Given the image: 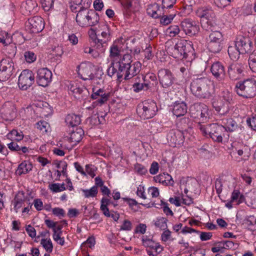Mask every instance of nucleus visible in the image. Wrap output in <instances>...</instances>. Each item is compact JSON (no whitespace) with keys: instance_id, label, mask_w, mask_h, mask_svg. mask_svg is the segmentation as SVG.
Masks as SVG:
<instances>
[{"instance_id":"nucleus-25","label":"nucleus","mask_w":256,"mask_h":256,"mask_svg":"<svg viewBox=\"0 0 256 256\" xmlns=\"http://www.w3.org/2000/svg\"><path fill=\"white\" fill-rule=\"evenodd\" d=\"M156 182L162 184L164 186H172L174 184V181L170 175L168 173H163L154 177Z\"/></svg>"},{"instance_id":"nucleus-12","label":"nucleus","mask_w":256,"mask_h":256,"mask_svg":"<svg viewBox=\"0 0 256 256\" xmlns=\"http://www.w3.org/2000/svg\"><path fill=\"white\" fill-rule=\"evenodd\" d=\"M52 78V72L47 68H41L37 72L36 82L38 84L45 87L50 82Z\"/></svg>"},{"instance_id":"nucleus-1","label":"nucleus","mask_w":256,"mask_h":256,"mask_svg":"<svg viewBox=\"0 0 256 256\" xmlns=\"http://www.w3.org/2000/svg\"><path fill=\"white\" fill-rule=\"evenodd\" d=\"M192 94L199 99H208L214 93V86L213 82L206 78L194 79L190 84Z\"/></svg>"},{"instance_id":"nucleus-26","label":"nucleus","mask_w":256,"mask_h":256,"mask_svg":"<svg viewBox=\"0 0 256 256\" xmlns=\"http://www.w3.org/2000/svg\"><path fill=\"white\" fill-rule=\"evenodd\" d=\"M188 107L185 102H176L173 108V114L177 117L184 116L187 112Z\"/></svg>"},{"instance_id":"nucleus-8","label":"nucleus","mask_w":256,"mask_h":256,"mask_svg":"<svg viewBox=\"0 0 256 256\" xmlns=\"http://www.w3.org/2000/svg\"><path fill=\"white\" fill-rule=\"evenodd\" d=\"M142 242L144 246L147 248L146 252L150 256H157L164 250V248L159 243L156 242L147 236L142 237Z\"/></svg>"},{"instance_id":"nucleus-51","label":"nucleus","mask_w":256,"mask_h":256,"mask_svg":"<svg viewBox=\"0 0 256 256\" xmlns=\"http://www.w3.org/2000/svg\"><path fill=\"white\" fill-rule=\"evenodd\" d=\"M60 145L62 148L69 150H71L74 146H75L73 143L70 142V140L68 138H64L62 141V143L60 144Z\"/></svg>"},{"instance_id":"nucleus-35","label":"nucleus","mask_w":256,"mask_h":256,"mask_svg":"<svg viewBox=\"0 0 256 256\" xmlns=\"http://www.w3.org/2000/svg\"><path fill=\"white\" fill-rule=\"evenodd\" d=\"M214 108L220 115L224 116L230 110V104H228V102H220L217 106H214Z\"/></svg>"},{"instance_id":"nucleus-15","label":"nucleus","mask_w":256,"mask_h":256,"mask_svg":"<svg viewBox=\"0 0 256 256\" xmlns=\"http://www.w3.org/2000/svg\"><path fill=\"white\" fill-rule=\"evenodd\" d=\"M142 64L139 62H136L126 68L124 71L118 74V78H121L123 76L125 80H129L137 75L140 72Z\"/></svg>"},{"instance_id":"nucleus-9","label":"nucleus","mask_w":256,"mask_h":256,"mask_svg":"<svg viewBox=\"0 0 256 256\" xmlns=\"http://www.w3.org/2000/svg\"><path fill=\"white\" fill-rule=\"evenodd\" d=\"M34 81V76L29 70H22L18 77V85L20 89L26 90L32 86Z\"/></svg>"},{"instance_id":"nucleus-38","label":"nucleus","mask_w":256,"mask_h":256,"mask_svg":"<svg viewBox=\"0 0 256 256\" xmlns=\"http://www.w3.org/2000/svg\"><path fill=\"white\" fill-rule=\"evenodd\" d=\"M12 41L13 37L7 32L4 31L0 32V42L2 43L4 46L10 44Z\"/></svg>"},{"instance_id":"nucleus-16","label":"nucleus","mask_w":256,"mask_h":256,"mask_svg":"<svg viewBox=\"0 0 256 256\" xmlns=\"http://www.w3.org/2000/svg\"><path fill=\"white\" fill-rule=\"evenodd\" d=\"M108 94L106 92L102 89L98 90L91 96V98L93 100H96V101L92 102V106L88 107L87 108L88 110H92L99 104L102 105L108 100Z\"/></svg>"},{"instance_id":"nucleus-28","label":"nucleus","mask_w":256,"mask_h":256,"mask_svg":"<svg viewBox=\"0 0 256 256\" xmlns=\"http://www.w3.org/2000/svg\"><path fill=\"white\" fill-rule=\"evenodd\" d=\"M84 134V132L80 128H76L75 130H73L71 134L70 138V143H73L76 145L77 143L79 142L82 139Z\"/></svg>"},{"instance_id":"nucleus-53","label":"nucleus","mask_w":256,"mask_h":256,"mask_svg":"<svg viewBox=\"0 0 256 256\" xmlns=\"http://www.w3.org/2000/svg\"><path fill=\"white\" fill-rule=\"evenodd\" d=\"M200 24L202 26L208 30L213 25L212 22L209 19V17H201Z\"/></svg>"},{"instance_id":"nucleus-63","label":"nucleus","mask_w":256,"mask_h":256,"mask_svg":"<svg viewBox=\"0 0 256 256\" xmlns=\"http://www.w3.org/2000/svg\"><path fill=\"white\" fill-rule=\"evenodd\" d=\"M86 172L94 178L96 176L95 172L96 170V168L92 164H86Z\"/></svg>"},{"instance_id":"nucleus-56","label":"nucleus","mask_w":256,"mask_h":256,"mask_svg":"<svg viewBox=\"0 0 256 256\" xmlns=\"http://www.w3.org/2000/svg\"><path fill=\"white\" fill-rule=\"evenodd\" d=\"M51 54L56 56L60 57L63 54V50L61 46H54L52 48Z\"/></svg>"},{"instance_id":"nucleus-24","label":"nucleus","mask_w":256,"mask_h":256,"mask_svg":"<svg viewBox=\"0 0 256 256\" xmlns=\"http://www.w3.org/2000/svg\"><path fill=\"white\" fill-rule=\"evenodd\" d=\"M26 198L25 196L24 193L22 192H18L16 195L12 204L14 205V209L16 212H18L20 208L26 200Z\"/></svg>"},{"instance_id":"nucleus-37","label":"nucleus","mask_w":256,"mask_h":256,"mask_svg":"<svg viewBox=\"0 0 256 256\" xmlns=\"http://www.w3.org/2000/svg\"><path fill=\"white\" fill-rule=\"evenodd\" d=\"M7 136L10 139L19 142L23 139L24 135L22 132L13 130L7 134Z\"/></svg>"},{"instance_id":"nucleus-60","label":"nucleus","mask_w":256,"mask_h":256,"mask_svg":"<svg viewBox=\"0 0 256 256\" xmlns=\"http://www.w3.org/2000/svg\"><path fill=\"white\" fill-rule=\"evenodd\" d=\"M37 128L42 132H47L49 124L45 121H40L36 123Z\"/></svg>"},{"instance_id":"nucleus-64","label":"nucleus","mask_w":256,"mask_h":256,"mask_svg":"<svg viewBox=\"0 0 256 256\" xmlns=\"http://www.w3.org/2000/svg\"><path fill=\"white\" fill-rule=\"evenodd\" d=\"M246 122L252 129L254 130H256V115L248 118Z\"/></svg>"},{"instance_id":"nucleus-58","label":"nucleus","mask_w":256,"mask_h":256,"mask_svg":"<svg viewBox=\"0 0 256 256\" xmlns=\"http://www.w3.org/2000/svg\"><path fill=\"white\" fill-rule=\"evenodd\" d=\"M62 232L56 233V230H54L53 234V238L58 244L60 246H63L64 244V238L60 236Z\"/></svg>"},{"instance_id":"nucleus-18","label":"nucleus","mask_w":256,"mask_h":256,"mask_svg":"<svg viewBox=\"0 0 256 256\" xmlns=\"http://www.w3.org/2000/svg\"><path fill=\"white\" fill-rule=\"evenodd\" d=\"M210 72L214 77L218 80L224 79L226 72L224 66L219 62L213 63L210 67Z\"/></svg>"},{"instance_id":"nucleus-17","label":"nucleus","mask_w":256,"mask_h":256,"mask_svg":"<svg viewBox=\"0 0 256 256\" xmlns=\"http://www.w3.org/2000/svg\"><path fill=\"white\" fill-rule=\"evenodd\" d=\"M77 68L78 72L82 80H92L94 78L92 74V66L90 63H82Z\"/></svg>"},{"instance_id":"nucleus-2","label":"nucleus","mask_w":256,"mask_h":256,"mask_svg":"<svg viewBox=\"0 0 256 256\" xmlns=\"http://www.w3.org/2000/svg\"><path fill=\"white\" fill-rule=\"evenodd\" d=\"M197 128L204 136L209 135L214 141L222 142L223 138L228 139V134L226 132V129L222 125L212 124L208 125H202L200 123L197 124Z\"/></svg>"},{"instance_id":"nucleus-14","label":"nucleus","mask_w":256,"mask_h":256,"mask_svg":"<svg viewBox=\"0 0 256 256\" xmlns=\"http://www.w3.org/2000/svg\"><path fill=\"white\" fill-rule=\"evenodd\" d=\"M26 30L29 29L32 33H39L44 28L42 17H30L26 24Z\"/></svg>"},{"instance_id":"nucleus-10","label":"nucleus","mask_w":256,"mask_h":256,"mask_svg":"<svg viewBox=\"0 0 256 256\" xmlns=\"http://www.w3.org/2000/svg\"><path fill=\"white\" fill-rule=\"evenodd\" d=\"M158 74L160 83L164 88H168L174 84L175 78L169 70L160 69L158 70Z\"/></svg>"},{"instance_id":"nucleus-45","label":"nucleus","mask_w":256,"mask_h":256,"mask_svg":"<svg viewBox=\"0 0 256 256\" xmlns=\"http://www.w3.org/2000/svg\"><path fill=\"white\" fill-rule=\"evenodd\" d=\"M168 220L164 218H158L154 224L156 228H159L161 230H164L167 228Z\"/></svg>"},{"instance_id":"nucleus-19","label":"nucleus","mask_w":256,"mask_h":256,"mask_svg":"<svg viewBox=\"0 0 256 256\" xmlns=\"http://www.w3.org/2000/svg\"><path fill=\"white\" fill-rule=\"evenodd\" d=\"M182 27L185 33L190 36L195 35L199 30L198 26L189 19H186L182 22Z\"/></svg>"},{"instance_id":"nucleus-42","label":"nucleus","mask_w":256,"mask_h":256,"mask_svg":"<svg viewBox=\"0 0 256 256\" xmlns=\"http://www.w3.org/2000/svg\"><path fill=\"white\" fill-rule=\"evenodd\" d=\"M40 244L46 252L49 253L52 252L53 250V245L50 238H42L40 241Z\"/></svg>"},{"instance_id":"nucleus-31","label":"nucleus","mask_w":256,"mask_h":256,"mask_svg":"<svg viewBox=\"0 0 256 256\" xmlns=\"http://www.w3.org/2000/svg\"><path fill=\"white\" fill-rule=\"evenodd\" d=\"M65 122L68 126L74 127L80 124L81 119L78 115L69 114L66 116Z\"/></svg>"},{"instance_id":"nucleus-21","label":"nucleus","mask_w":256,"mask_h":256,"mask_svg":"<svg viewBox=\"0 0 256 256\" xmlns=\"http://www.w3.org/2000/svg\"><path fill=\"white\" fill-rule=\"evenodd\" d=\"M11 64L7 60L2 59L0 62V77L2 80H6L10 77Z\"/></svg>"},{"instance_id":"nucleus-41","label":"nucleus","mask_w":256,"mask_h":256,"mask_svg":"<svg viewBox=\"0 0 256 256\" xmlns=\"http://www.w3.org/2000/svg\"><path fill=\"white\" fill-rule=\"evenodd\" d=\"M82 192L84 194L85 198H94L96 196L98 190L96 186H94L91 188L90 190H82Z\"/></svg>"},{"instance_id":"nucleus-32","label":"nucleus","mask_w":256,"mask_h":256,"mask_svg":"<svg viewBox=\"0 0 256 256\" xmlns=\"http://www.w3.org/2000/svg\"><path fill=\"white\" fill-rule=\"evenodd\" d=\"M193 183H196L194 180L189 178H182L180 180V188L181 190L184 189V192L186 194L191 189V187Z\"/></svg>"},{"instance_id":"nucleus-30","label":"nucleus","mask_w":256,"mask_h":256,"mask_svg":"<svg viewBox=\"0 0 256 256\" xmlns=\"http://www.w3.org/2000/svg\"><path fill=\"white\" fill-rule=\"evenodd\" d=\"M32 168V166L29 162L24 160L20 163L16 170V173L18 176L28 173Z\"/></svg>"},{"instance_id":"nucleus-33","label":"nucleus","mask_w":256,"mask_h":256,"mask_svg":"<svg viewBox=\"0 0 256 256\" xmlns=\"http://www.w3.org/2000/svg\"><path fill=\"white\" fill-rule=\"evenodd\" d=\"M146 13L149 16H154L155 14L162 16V9L158 4L154 3L148 6Z\"/></svg>"},{"instance_id":"nucleus-20","label":"nucleus","mask_w":256,"mask_h":256,"mask_svg":"<svg viewBox=\"0 0 256 256\" xmlns=\"http://www.w3.org/2000/svg\"><path fill=\"white\" fill-rule=\"evenodd\" d=\"M184 132L180 130H172L168 136V140L172 144L180 145L184 142Z\"/></svg>"},{"instance_id":"nucleus-55","label":"nucleus","mask_w":256,"mask_h":256,"mask_svg":"<svg viewBox=\"0 0 256 256\" xmlns=\"http://www.w3.org/2000/svg\"><path fill=\"white\" fill-rule=\"evenodd\" d=\"M96 244L95 238L94 236L89 237L87 240L82 244V249L84 247L88 246L92 248Z\"/></svg>"},{"instance_id":"nucleus-3","label":"nucleus","mask_w":256,"mask_h":256,"mask_svg":"<svg viewBox=\"0 0 256 256\" xmlns=\"http://www.w3.org/2000/svg\"><path fill=\"white\" fill-rule=\"evenodd\" d=\"M235 89L239 96L247 98H252L256 95V81L248 79L242 82H238Z\"/></svg>"},{"instance_id":"nucleus-54","label":"nucleus","mask_w":256,"mask_h":256,"mask_svg":"<svg viewBox=\"0 0 256 256\" xmlns=\"http://www.w3.org/2000/svg\"><path fill=\"white\" fill-rule=\"evenodd\" d=\"M121 4L123 8L130 12L136 11V9H133V4L131 0H121Z\"/></svg>"},{"instance_id":"nucleus-48","label":"nucleus","mask_w":256,"mask_h":256,"mask_svg":"<svg viewBox=\"0 0 256 256\" xmlns=\"http://www.w3.org/2000/svg\"><path fill=\"white\" fill-rule=\"evenodd\" d=\"M199 16H207L214 14V12L210 8L203 7L198 10Z\"/></svg>"},{"instance_id":"nucleus-6","label":"nucleus","mask_w":256,"mask_h":256,"mask_svg":"<svg viewBox=\"0 0 256 256\" xmlns=\"http://www.w3.org/2000/svg\"><path fill=\"white\" fill-rule=\"evenodd\" d=\"M222 35L219 31L212 32L209 35L208 48L213 53L219 52L222 48Z\"/></svg>"},{"instance_id":"nucleus-13","label":"nucleus","mask_w":256,"mask_h":256,"mask_svg":"<svg viewBox=\"0 0 256 256\" xmlns=\"http://www.w3.org/2000/svg\"><path fill=\"white\" fill-rule=\"evenodd\" d=\"M236 46L240 50L241 54L250 52L252 47V42L248 37L238 36L235 42Z\"/></svg>"},{"instance_id":"nucleus-34","label":"nucleus","mask_w":256,"mask_h":256,"mask_svg":"<svg viewBox=\"0 0 256 256\" xmlns=\"http://www.w3.org/2000/svg\"><path fill=\"white\" fill-rule=\"evenodd\" d=\"M4 52L8 58H12L15 56L17 50L16 42H12L10 44L4 46Z\"/></svg>"},{"instance_id":"nucleus-5","label":"nucleus","mask_w":256,"mask_h":256,"mask_svg":"<svg viewBox=\"0 0 256 256\" xmlns=\"http://www.w3.org/2000/svg\"><path fill=\"white\" fill-rule=\"evenodd\" d=\"M193 50L190 42L186 40L178 41L172 48V56L178 59L186 58L188 54Z\"/></svg>"},{"instance_id":"nucleus-46","label":"nucleus","mask_w":256,"mask_h":256,"mask_svg":"<svg viewBox=\"0 0 256 256\" xmlns=\"http://www.w3.org/2000/svg\"><path fill=\"white\" fill-rule=\"evenodd\" d=\"M248 64L252 70L256 72V50L254 51L250 56Z\"/></svg>"},{"instance_id":"nucleus-36","label":"nucleus","mask_w":256,"mask_h":256,"mask_svg":"<svg viewBox=\"0 0 256 256\" xmlns=\"http://www.w3.org/2000/svg\"><path fill=\"white\" fill-rule=\"evenodd\" d=\"M121 50L122 48L120 46L119 42H114L110 48V58H115L118 57L120 55Z\"/></svg>"},{"instance_id":"nucleus-62","label":"nucleus","mask_w":256,"mask_h":256,"mask_svg":"<svg viewBox=\"0 0 256 256\" xmlns=\"http://www.w3.org/2000/svg\"><path fill=\"white\" fill-rule=\"evenodd\" d=\"M24 56L26 60L28 63L32 62L36 60V56L33 52H26L24 53Z\"/></svg>"},{"instance_id":"nucleus-61","label":"nucleus","mask_w":256,"mask_h":256,"mask_svg":"<svg viewBox=\"0 0 256 256\" xmlns=\"http://www.w3.org/2000/svg\"><path fill=\"white\" fill-rule=\"evenodd\" d=\"M13 38H14L16 40V42L18 43V44H22L24 43L25 41L24 34H22L20 32H16L13 35Z\"/></svg>"},{"instance_id":"nucleus-44","label":"nucleus","mask_w":256,"mask_h":256,"mask_svg":"<svg viewBox=\"0 0 256 256\" xmlns=\"http://www.w3.org/2000/svg\"><path fill=\"white\" fill-rule=\"evenodd\" d=\"M48 188L52 192H58L64 191L66 190L64 184H60L58 183H54L49 184Z\"/></svg>"},{"instance_id":"nucleus-7","label":"nucleus","mask_w":256,"mask_h":256,"mask_svg":"<svg viewBox=\"0 0 256 256\" xmlns=\"http://www.w3.org/2000/svg\"><path fill=\"white\" fill-rule=\"evenodd\" d=\"M190 111L192 118L199 119L202 122L208 116V106L204 104L196 103L190 106Z\"/></svg>"},{"instance_id":"nucleus-57","label":"nucleus","mask_w":256,"mask_h":256,"mask_svg":"<svg viewBox=\"0 0 256 256\" xmlns=\"http://www.w3.org/2000/svg\"><path fill=\"white\" fill-rule=\"evenodd\" d=\"M148 87L149 86L148 84L136 82L133 84V88L134 91L136 92H138L140 90L144 88L146 90H148Z\"/></svg>"},{"instance_id":"nucleus-40","label":"nucleus","mask_w":256,"mask_h":256,"mask_svg":"<svg viewBox=\"0 0 256 256\" xmlns=\"http://www.w3.org/2000/svg\"><path fill=\"white\" fill-rule=\"evenodd\" d=\"M70 90L74 94V96L78 98H80L79 96L82 94L84 91L86 90L85 88H80L76 84H72Z\"/></svg>"},{"instance_id":"nucleus-27","label":"nucleus","mask_w":256,"mask_h":256,"mask_svg":"<svg viewBox=\"0 0 256 256\" xmlns=\"http://www.w3.org/2000/svg\"><path fill=\"white\" fill-rule=\"evenodd\" d=\"M222 124L226 129V132H234L238 127L236 122L232 118H224L221 119Z\"/></svg>"},{"instance_id":"nucleus-39","label":"nucleus","mask_w":256,"mask_h":256,"mask_svg":"<svg viewBox=\"0 0 256 256\" xmlns=\"http://www.w3.org/2000/svg\"><path fill=\"white\" fill-rule=\"evenodd\" d=\"M228 52L230 57L232 60L238 59L240 54H241L240 50L236 47V44L234 46H230L228 48Z\"/></svg>"},{"instance_id":"nucleus-49","label":"nucleus","mask_w":256,"mask_h":256,"mask_svg":"<svg viewBox=\"0 0 256 256\" xmlns=\"http://www.w3.org/2000/svg\"><path fill=\"white\" fill-rule=\"evenodd\" d=\"M76 22L78 24L82 27L90 26L88 18L92 17H76Z\"/></svg>"},{"instance_id":"nucleus-43","label":"nucleus","mask_w":256,"mask_h":256,"mask_svg":"<svg viewBox=\"0 0 256 256\" xmlns=\"http://www.w3.org/2000/svg\"><path fill=\"white\" fill-rule=\"evenodd\" d=\"M118 66H116V62H112L110 64V66L108 69L107 72L108 74L112 77L115 74H116V76L118 80H120V78H118Z\"/></svg>"},{"instance_id":"nucleus-47","label":"nucleus","mask_w":256,"mask_h":256,"mask_svg":"<svg viewBox=\"0 0 256 256\" xmlns=\"http://www.w3.org/2000/svg\"><path fill=\"white\" fill-rule=\"evenodd\" d=\"M110 204V200L106 198H102L101 200L100 210L103 212L104 216H109L108 208V206Z\"/></svg>"},{"instance_id":"nucleus-50","label":"nucleus","mask_w":256,"mask_h":256,"mask_svg":"<svg viewBox=\"0 0 256 256\" xmlns=\"http://www.w3.org/2000/svg\"><path fill=\"white\" fill-rule=\"evenodd\" d=\"M180 32V28L177 26H170L166 30V33L170 37H174Z\"/></svg>"},{"instance_id":"nucleus-23","label":"nucleus","mask_w":256,"mask_h":256,"mask_svg":"<svg viewBox=\"0 0 256 256\" xmlns=\"http://www.w3.org/2000/svg\"><path fill=\"white\" fill-rule=\"evenodd\" d=\"M132 56L130 54H125L123 56L122 58L116 62V66H118V73L121 74L124 72L126 68L131 64L132 62Z\"/></svg>"},{"instance_id":"nucleus-59","label":"nucleus","mask_w":256,"mask_h":256,"mask_svg":"<svg viewBox=\"0 0 256 256\" xmlns=\"http://www.w3.org/2000/svg\"><path fill=\"white\" fill-rule=\"evenodd\" d=\"M182 199H183L182 194L178 196H175L174 198H170L169 202L171 204H174L176 206H180Z\"/></svg>"},{"instance_id":"nucleus-52","label":"nucleus","mask_w":256,"mask_h":256,"mask_svg":"<svg viewBox=\"0 0 256 256\" xmlns=\"http://www.w3.org/2000/svg\"><path fill=\"white\" fill-rule=\"evenodd\" d=\"M44 10L48 12L52 8L54 0H40Z\"/></svg>"},{"instance_id":"nucleus-22","label":"nucleus","mask_w":256,"mask_h":256,"mask_svg":"<svg viewBox=\"0 0 256 256\" xmlns=\"http://www.w3.org/2000/svg\"><path fill=\"white\" fill-rule=\"evenodd\" d=\"M22 8L26 11L25 15H34L38 10V4L34 0H26L22 4Z\"/></svg>"},{"instance_id":"nucleus-29","label":"nucleus","mask_w":256,"mask_h":256,"mask_svg":"<svg viewBox=\"0 0 256 256\" xmlns=\"http://www.w3.org/2000/svg\"><path fill=\"white\" fill-rule=\"evenodd\" d=\"M100 34H98V42L106 43L110 40V32L108 26L107 24H103L101 26Z\"/></svg>"},{"instance_id":"nucleus-4","label":"nucleus","mask_w":256,"mask_h":256,"mask_svg":"<svg viewBox=\"0 0 256 256\" xmlns=\"http://www.w3.org/2000/svg\"><path fill=\"white\" fill-rule=\"evenodd\" d=\"M157 111L156 103L150 100H144L136 108L138 114L144 120L152 118L156 115Z\"/></svg>"},{"instance_id":"nucleus-11","label":"nucleus","mask_w":256,"mask_h":256,"mask_svg":"<svg viewBox=\"0 0 256 256\" xmlns=\"http://www.w3.org/2000/svg\"><path fill=\"white\" fill-rule=\"evenodd\" d=\"M244 66L238 62H234L228 68V74L232 80L241 78L244 76Z\"/></svg>"}]
</instances>
